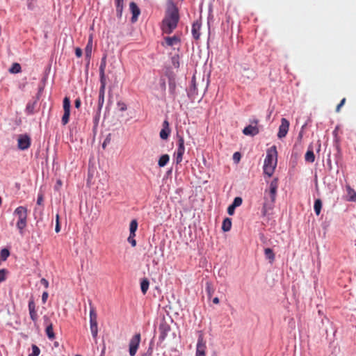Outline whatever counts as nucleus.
Listing matches in <instances>:
<instances>
[{
    "instance_id": "f257e3e1",
    "label": "nucleus",
    "mask_w": 356,
    "mask_h": 356,
    "mask_svg": "<svg viewBox=\"0 0 356 356\" xmlns=\"http://www.w3.org/2000/svg\"><path fill=\"white\" fill-rule=\"evenodd\" d=\"M179 19L178 9L172 6L168 9L165 18L162 22L161 29L164 33H171L177 26Z\"/></svg>"
},
{
    "instance_id": "f03ea898",
    "label": "nucleus",
    "mask_w": 356,
    "mask_h": 356,
    "mask_svg": "<svg viewBox=\"0 0 356 356\" xmlns=\"http://www.w3.org/2000/svg\"><path fill=\"white\" fill-rule=\"evenodd\" d=\"M277 163V152L275 146H273L267 150L264 159V172L268 177H271L275 171Z\"/></svg>"
},
{
    "instance_id": "7ed1b4c3",
    "label": "nucleus",
    "mask_w": 356,
    "mask_h": 356,
    "mask_svg": "<svg viewBox=\"0 0 356 356\" xmlns=\"http://www.w3.org/2000/svg\"><path fill=\"white\" fill-rule=\"evenodd\" d=\"M13 215L17 218L16 227L19 234L23 235L24 229L27 226V209L22 206L18 207L14 211Z\"/></svg>"
},
{
    "instance_id": "20e7f679",
    "label": "nucleus",
    "mask_w": 356,
    "mask_h": 356,
    "mask_svg": "<svg viewBox=\"0 0 356 356\" xmlns=\"http://www.w3.org/2000/svg\"><path fill=\"white\" fill-rule=\"evenodd\" d=\"M170 330L171 327L170 323L167 322L165 319H163L161 321L159 326V342L160 343H163L165 341Z\"/></svg>"
},
{
    "instance_id": "39448f33",
    "label": "nucleus",
    "mask_w": 356,
    "mask_h": 356,
    "mask_svg": "<svg viewBox=\"0 0 356 356\" xmlns=\"http://www.w3.org/2000/svg\"><path fill=\"white\" fill-rule=\"evenodd\" d=\"M278 188V179H273L269 186V190L265 191V198H269L270 202L273 204L276 199L277 191Z\"/></svg>"
},
{
    "instance_id": "423d86ee",
    "label": "nucleus",
    "mask_w": 356,
    "mask_h": 356,
    "mask_svg": "<svg viewBox=\"0 0 356 356\" xmlns=\"http://www.w3.org/2000/svg\"><path fill=\"white\" fill-rule=\"evenodd\" d=\"M250 122V124L243 129V134L245 136H254L259 133L258 127L259 120L257 119H252Z\"/></svg>"
},
{
    "instance_id": "0eeeda50",
    "label": "nucleus",
    "mask_w": 356,
    "mask_h": 356,
    "mask_svg": "<svg viewBox=\"0 0 356 356\" xmlns=\"http://www.w3.org/2000/svg\"><path fill=\"white\" fill-rule=\"evenodd\" d=\"M63 107L64 113L61 119V123L63 125H66L69 122L70 115L71 104L70 97H65L63 99Z\"/></svg>"
},
{
    "instance_id": "6e6552de",
    "label": "nucleus",
    "mask_w": 356,
    "mask_h": 356,
    "mask_svg": "<svg viewBox=\"0 0 356 356\" xmlns=\"http://www.w3.org/2000/svg\"><path fill=\"white\" fill-rule=\"evenodd\" d=\"M140 334H134L131 339L129 344V352L131 356H135L139 347L140 342Z\"/></svg>"
},
{
    "instance_id": "1a4fd4ad",
    "label": "nucleus",
    "mask_w": 356,
    "mask_h": 356,
    "mask_svg": "<svg viewBox=\"0 0 356 356\" xmlns=\"http://www.w3.org/2000/svg\"><path fill=\"white\" fill-rule=\"evenodd\" d=\"M178 138V148L175 153L176 155V163L177 164L180 163L182 161L183 155L185 152L184 147V138L181 136H177Z\"/></svg>"
},
{
    "instance_id": "9d476101",
    "label": "nucleus",
    "mask_w": 356,
    "mask_h": 356,
    "mask_svg": "<svg viewBox=\"0 0 356 356\" xmlns=\"http://www.w3.org/2000/svg\"><path fill=\"white\" fill-rule=\"evenodd\" d=\"M31 146V138L27 134H21L17 139V147L21 150H25Z\"/></svg>"
},
{
    "instance_id": "9b49d317",
    "label": "nucleus",
    "mask_w": 356,
    "mask_h": 356,
    "mask_svg": "<svg viewBox=\"0 0 356 356\" xmlns=\"http://www.w3.org/2000/svg\"><path fill=\"white\" fill-rule=\"evenodd\" d=\"M206 342L204 340V335L202 332L200 333L197 347H196V356H205V350H206Z\"/></svg>"
},
{
    "instance_id": "f8f14e48",
    "label": "nucleus",
    "mask_w": 356,
    "mask_h": 356,
    "mask_svg": "<svg viewBox=\"0 0 356 356\" xmlns=\"http://www.w3.org/2000/svg\"><path fill=\"white\" fill-rule=\"evenodd\" d=\"M289 120L284 118H282L281 119V124L279 127L277 137L280 139L284 138L289 131Z\"/></svg>"
},
{
    "instance_id": "ddd939ff",
    "label": "nucleus",
    "mask_w": 356,
    "mask_h": 356,
    "mask_svg": "<svg viewBox=\"0 0 356 356\" xmlns=\"http://www.w3.org/2000/svg\"><path fill=\"white\" fill-rule=\"evenodd\" d=\"M29 312L31 319L35 324L38 320V315L37 313L36 305L33 298L29 301Z\"/></svg>"
},
{
    "instance_id": "4468645a",
    "label": "nucleus",
    "mask_w": 356,
    "mask_h": 356,
    "mask_svg": "<svg viewBox=\"0 0 356 356\" xmlns=\"http://www.w3.org/2000/svg\"><path fill=\"white\" fill-rule=\"evenodd\" d=\"M106 83H101L99 91V97H98V112H100L104 103V95H105V88H106Z\"/></svg>"
},
{
    "instance_id": "2eb2a0df",
    "label": "nucleus",
    "mask_w": 356,
    "mask_h": 356,
    "mask_svg": "<svg viewBox=\"0 0 356 356\" xmlns=\"http://www.w3.org/2000/svg\"><path fill=\"white\" fill-rule=\"evenodd\" d=\"M129 9L132 13L131 22L134 23L138 20V17L140 14V10L135 2L129 3Z\"/></svg>"
},
{
    "instance_id": "dca6fc26",
    "label": "nucleus",
    "mask_w": 356,
    "mask_h": 356,
    "mask_svg": "<svg viewBox=\"0 0 356 356\" xmlns=\"http://www.w3.org/2000/svg\"><path fill=\"white\" fill-rule=\"evenodd\" d=\"M49 318L44 316V323L47 324L45 329L46 334L49 339L53 340L55 338V334L53 330V325L51 323H49Z\"/></svg>"
},
{
    "instance_id": "f3484780",
    "label": "nucleus",
    "mask_w": 356,
    "mask_h": 356,
    "mask_svg": "<svg viewBox=\"0 0 356 356\" xmlns=\"http://www.w3.org/2000/svg\"><path fill=\"white\" fill-rule=\"evenodd\" d=\"M201 22L200 20H196L192 25V34L195 39L198 40L200 36Z\"/></svg>"
},
{
    "instance_id": "a211bd4d",
    "label": "nucleus",
    "mask_w": 356,
    "mask_h": 356,
    "mask_svg": "<svg viewBox=\"0 0 356 356\" xmlns=\"http://www.w3.org/2000/svg\"><path fill=\"white\" fill-rule=\"evenodd\" d=\"M106 65V56H104L102 58L101 64L99 66L100 83H106V75H105Z\"/></svg>"
},
{
    "instance_id": "6ab92c4d",
    "label": "nucleus",
    "mask_w": 356,
    "mask_h": 356,
    "mask_svg": "<svg viewBox=\"0 0 356 356\" xmlns=\"http://www.w3.org/2000/svg\"><path fill=\"white\" fill-rule=\"evenodd\" d=\"M92 49V36H90L88 40V44L85 48V56H86V58L88 60V61L90 60V59L91 58Z\"/></svg>"
},
{
    "instance_id": "aec40b11",
    "label": "nucleus",
    "mask_w": 356,
    "mask_h": 356,
    "mask_svg": "<svg viewBox=\"0 0 356 356\" xmlns=\"http://www.w3.org/2000/svg\"><path fill=\"white\" fill-rule=\"evenodd\" d=\"M90 328L93 339H96L98 334L97 321H90Z\"/></svg>"
},
{
    "instance_id": "412c9836",
    "label": "nucleus",
    "mask_w": 356,
    "mask_h": 356,
    "mask_svg": "<svg viewBox=\"0 0 356 356\" xmlns=\"http://www.w3.org/2000/svg\"><path fill=\"white\" fill-rule=\"evenodd\" d=\"M165 41L168 46H173L178 44L180 40L177 36L174 35L172 37L165 38Z\"/></svg>"
},
{
    "instance_id": "4be33fe9",
    "label": "nucleus",
    "mask_w": 356,
    "mask_h": 356,
    "mask_svg": "<svg viewBox=\"0 0 356 356\" xmlns=\"http://www.w3.org/2000/svg\"><path fill=\"white\" fill-rule=\"evenodd\" d=\"M232 228V220L229 218H226L222 221V229L223 232H229Z\"/></svg>"
},
{
    "instance_id": "5701e85b",
    "label": "nucleus",
    "mask_w": 356,
    "mask_h": 356,
    "mask_svg": "<svg viewBox=\"0 0 356 356\" xmlns=\"http://www.w3.org/2000/svg\"><path fill=\"white\" fill-rule=\"evenodd\" d=\"M305 161L309 163H313L315 160V155L312 148H309L305 156Z\"/></svg>"
},
{
    "instance_id": "b1692460",
    "label": "nucleus",
    "mask_w": 356,
    "mask_h": 356,
    "mask_svg": "<svg viewBox=\"0 0 356 356\" xmlns=\"http://www.w3.org/2000/svg\"><path fill=\"white\" fill-rule=\"evenodd\" d=\"M266 257L269 260L270 263H273L275 260V254L271 248H267L264 250Z\"/></svg>"
},
{
    "instance_id": "393cba45",
    "label": "nucleus",
    "mask_w": 356,
    "mask_h": 356,
    "mask_svg": "<svg viewBox=\"0 0 356 356\" xmlns=\"http://www.w3.org/2000/svg\"><path fill=\"white\" fill-rule=\"evenodd\" d=\"M115 6H116V12L118 17L122 16V10H123V2L124 0H115Z\"/></svg>"
},
{
    "instance_id": "a878e982",
    "label": "nucleus",
    "mask_w": 356,
    "mask_h": 356,
    "mask_svg": "<svg viewBox=\"0 0 356 356\" xmlns=\"http://www.w3.org/2000/svg\"><path fill=\"white\" fill-rule=\"evenodd\" d=\"M170 156L168 154H163L159 159L158 165L159 167H164L169 162Z\"/></svg>"
},
{
    "instance_id": "bb28decb",
    "label": "nucleus",
    "mask_w": 356,
    "mask_h": 356,
    "mask_svg": "<svg viewBox=\"0 0 356 356\" xmlns=\"http://www.w3.org/2000/svg\"><path fill=\"white\" fill-rule=\"evenodd\" d=\"M90 305V321H97V314L96 313V310L95 307L92 305V302H89Z\"/></svg>"
},
{
    "instance_id": "cd10ccee",
    "label": "nucleus",
    "mask_w": 356,
    "mask_h": 356,
    "mask_svg": "<svg viewBox=\"0 0 356 356\" xmlns=\"http://www.w3.org/2000/svg\"><path fill=\"white\" fill-rule=\"evenodd\" d=\"M149 282L147 278H144L140 282V289L142 293L145 295L149 289Z\"/></svg>"
},
{
    "instance_id": "c85d7f7f",
    "label": "nucleus",
    "mask_w": 356,
    "mask_h": 356,
    "mask_svg": "<svg viewBox=\"0 0 356 356\" xmlns=\"http://www.w3.org/2000/svg\"><path fill=\"white\" fill-rule=\"evenodd\" d=\"M22 67L21 65L17 63H14L11 67L9 69V72L11 74H17L21 72Z\"/></svg>"
},
{
    "instance_id": "c756f323",
    "label": "nucleus",
    "mask_w": 356,
    "mask_h": 356,
    "mask_svg": "<svg viewBox=\"0 0 356 356\" xmlns=\"http://www.w3.org/2000/svg\"><path fill=\"white\" fill-rule=\"evenodd\" d=\"M138 229V222L136 219H134L131 221L129 225V231L130 234L132 235H136V232Z\"/></svg>"
},
{
    "instance_id": "7c9ffc66",
    "label": "nucleus",
    "mask_w": 356,
    "mask_h": 356,
    "mask_svg": "<svg viewBox=\"0 0 356 356\" xmlns=\"http://www.w3.org/2000/svg\"><path fill=\"white\" fill-rule=\"evenodd\" d=\"M314 211L317 216L321 213V208H322V202L320 199H316L314 202Z\"/></svg>"
},
{
    "instance_id": "2f4dec72",
    "label": "nucleus",
    "mask_w": 356,
    "mask_h": 356,
    "mask_svg": "<svg viewBox=\"0 0 356 356\" xmlns=\"http://www.w3.org/2000/svg\"><path fill=\"white\" fill-rule=\"evenodd\" d=\"M170 133V129H162L159 134L160 138L163 140H166L168 138Z\"/></svg>"
},
{
    "instance_id": "473e14b6",
    "label": "nucleus",
    "mask_w": 356,
    "mask_h": 356,
    "mask_svg": "<svg viewBox=\"0 0 356 356\" xmlns=\"http://www.w3.org/2000/svg\"><path fill=\"white\" fill-rule=\"evenodd\" d=\"M347 191H348V193L350 196V200L351 201H355L356 200V193L355 191L351 188L350 186H347Z\"/></svg>"
},
{
    "instance_id": "72a5a7b5",
    "label": "nucleus",
    "mask_w": 356,
    "mask_h": 356,
    "mask_svg": "<svg viewBox=\"0 0 356 356\" xmlns=\"http://www.w3.org/2000/svg\"><path fill=\"white\" fill-rule=\"evenodd\" d=\"M190 92H191L192 95H195V94H197V86H196V83H195V76H193V77L192 78V80H191V86Z\"/></svg>"
},
{
    "instance_id": "f704fd0d",
    "label": "nucleus",
    "mask_w": 356,
    "mask_h": 356,
    "mask_svg": "<svg viewBox=\"0 0 356 356\" xmlns=\"http://www.w3.org/2000/svg\"><path fill=\"white\" fill-rule=\"evenodd\" d=\"M172 64L175 68H178L179 67V56L175 55L172 57Z\"/></svg>"
},
{
    "instance_id": "c9c22d12",
    "label": "nucleus",
    "mask_w": 356,
    "mask_h": 356,
    "mask_svg": "<svg viewBox=\"0 0 356 356\" xmlns=\"http://www.w3.org/2000/svg\"><path fill=\"white\" fill-rule=\"evenodd\" d=\"M9 255L10 252L8 249L3 248L1 250L0 256L3 261L6 260Z\"/></svg>"
},
{
    "instance_id": "e433bc0d",
    "label": "nucleus",
    "mask_w": 356,
    "mask_h": 356,
    "mask_svg": "<svg viewBox=\"0 0 356 356\" xmlns=\"http://www.w3.org/2000/svg\"><path fill=\"white\" fill-rule=\"evenodd\" d=\"M40 353V348L36 345H32V353L29 356H38Z\"/></svg>"
},
{
    "instance_id": "4c0bfd02",
    "label": "nucleus",
    "mask_w": 356,
    "mask_h": 356,
    "mask_svg": "<svg viewBox=\"0 0 356 356\" xmlns=\"http://www.w3.org/2000/svg\"><path fill=\"white\" fill-rule=\"evenodd\" d=\"M243 202V200L241 197H236L234 199V201L232 202V204L235 207H239L241 205Z\"/></svg>"
},
{
    "instance_id": "58836bf2",
    "label": "nucleus",
    "mask_w": 356,
    "mask_h": 356,
    "mask_svg": "<svg viewBox=\"0 0 356 356\" xmlns=\"http://www.w3.org/2000/svg\"><path fill=\"white\" fill-rule=\"evenodd\" d=\"M206 290L207 291L209 298H211L214 292V289L212 288L211 284L207 283Z\"/></svg>"
},
{
    "instance_id": "ea45409f",
    "label": "nucleus",
    "mask_w": 356,
    "mask_h": 356,
    "mask_svg": "<svg viewBox=\"0 0 356 356\" xmlns=\"http://www.w3.org/2000/svg\"><path fill=\"white\" fill-rule=\"evenodd\" d=\"M136 235H132L131 234H129V236L127 238V241L129 243H131L132 247H135L136 245V241L135 240L134 237Z\"/></svg>"
},
{
    "instance_id": "a19ab883",
    "label": "nucleus",
    "mask_w": 356,
    "mask_h": 356,
    "mask_svg": "<svg viewBox=\"0 0 356 356\" xmlns=\"http://www.w3.org/2000/svg\"><path fill=\"white\" fill-rule=\"evenodd\" d=\"M26 111L28 114H33L34 113V105L28 104L26 107Z\"/></svg>"
},
{
    "instance_id": "79ce46f5",
    "label": "nucleus",
    "mask_w": 356,
    "mask_h": 356,
    "mask_svg": "<svg viewBox=\"0 0 356 356\" xmlns=\"http://www.w3.org/2000/svg\"><path fill=\"white\" fill-rule=\"evenodd\" d=\"M117 105L120 111H124L127 108L126 104L123 102H118Z\"/></svg>"
},
{
    "instance_id": "37998d69",
    "label": "nucleus",
    "mask_w": 356,
    "mask_h": 356,
    "mask_svg": "<svg viewBox=\"0 0 356 356\" xmlns=\"http://www.w3.org/2000/svg\"><path fill=\"white\" fill-rule=\"evenodd\" d=\"M7 270L6 269L0 270V282L4 281L6 278Z\"/></svg>"
},
{
    "instance_id": "c03bdc74",
    "label": "nucleus",
    "mask_w": 356,
    "mask_h": 356,
    "mask_svg": "<svg viewBox=\"0 0 356 356\" xmlns=\"http://www.w3.org/2000/svg\"><path fill=\"white\" fill-rule=\"evenodd\" d=\"M346 98H343L341 100L340 103L336 107V112L337 113H339L340 111L341 108L344 105V104L346 103Z\"/></svg>"
},
{
    "instance_id": "a18cd8bd",
    "label": "nucleus",
    "mask_w": 356,
    "mask_h": 356,
    "mask_svg": "<svg viewBox=\"0 0 356 356\" xmlns=\"http://www.w3.org/2000/svg\"><path fill=\"white\" fill-rule=\"evenodd\" d=\"M56 227H55V231H56V232L58 233L60 230V224H59V215L58 214L56 215Z\"/></svg>"
},
{
    "instance_id": "49530a36",
    "label": "nucleus",
    "mask_w": 356,
    "mask_h": 356,
    "mask_svg": "<svg viewBox=\"0 0 356 356\" xmlns=\"http://www.w3.org/2000/svg\"><path fill=\"white\" fill-rule=\"evenodd\" d=\"M236 207L232 204L227 208V213L229 215L232 216L234 213V210Z\"/></svg>"
},
{
    "instance_id": "de8ad7c7",
    "label": "nucleus",
    "mask_w": 356,
    "mask_h": 356,
    "mask_svg": "<svg viewBox=\"0 0 356 356\" xmlns=\"http://www.w3.org/2000/svg\"><path fill=\"white\" fill-rule=\"evenodd\" d=\"M82 54H83V52H82V49L81 48L76 47L75 49V54L77 57H79V58L81 57Z\"/></svg>"
},
{
    "instance_id": "09e8293b",
    "label": "nucleus",
    "mask_w": 356,
    "mask_h": 356,
    "mask_svg": "<svg viewBox=\"0 0 356 356\" xmlns=\"http://www.w3.org/2000/svg\"><path fill=\"white\" fill-rule=\"evenodd\" d=\"M81 99L80 98L76 99V100L74 101V106H75V107L76 108H79L81 107Z\"/></svg>"
},
{
    "instance_id": "8fccbe9b",
    "label": "nucleus",
    "mask_w": 356,
    "mask_h": 356,
    "mask_svg": "<svg viewBox=\"0 0 356 356\" xmlns=\"http://www.w3.org/2000/svg\"><path fill=\"white\" fill-rule=\"evenodd\" d=\"M48 296H49V294L47 291L43 292L42 296V301L43 303L46 302Z\"/></svg>"
},
{
    "instance_id": "3c124183",
    "label": "nucleus",
    "mask_w": 356,
    "mask_h": 356,
    "mask_svg": "<svg viewBox=\"0 0 356 356\" xmlns=\"http://www.w3.org/2000/svg\"><path fill=\"white\" fill-rule=\"evenodd\" d=\"M40 282H41V284H42V285H44V286L46 289H47V288H48V286H49V282H48V281H47L46 279H44V278L41 279Z\"/></svg>"
},
{
    "instance_id": "603ef678",
    "label": "nucleus",
    "mask_w": 356,
    "mask_h": 356,
    "mask_svg": "<svg viewBox=\"0 0 356 356\" xmlns=\"http://www.w3.org/2000/svg\"><path fill=\"white\" fill-rule=\"evenodd\" d=\"M240 157H241V155L238 152H235L234 154L233 158L235 161H239Z\"/></svg>"
},
{
    "instance_id": "864d4df0",
    "label": "nucleus",
    "mask_w": 356,
    "mask_h": 356,
    "mask_svg": "<svg viewBox=\"0 0 356 356\" xmlns=\"http://www.w3.org/2000/svg\"><path fill=\"white\" fill-rule=\"evenodd\" d=\"M43 201V197H42V195H38V200H37V204H41L42 202Z\"/></svg>"
},
{
    "instance_id": "5fc2aeb1",
    "label": "nucleus",
    "mask_w": 356,
    "mask_h": 356,
    "mask_svg": "<svg viewBox=\"0 0 356 356\" xmlns=\"http://www.w3.org/2000/svg\"><path fill=\"white\" fill-rule=\"evenodd\" d=\"M163 129H169V122L168 120H164L163 123Z\"/></svg>"
},
{
    "instance_id": "6e6d98bb",
    "label": "nucleus",
    "mask_w": 356,
    "mask_h": 356,
    "mask_svg": "<svg viewBox=\"0 0 356 356\" xmlns=\"http://www.w3.org/2000/svg\"><path fill=\"white\" fill-rule=\"evenodd\" d=\"M213 302L214 304H218L219 303V298L218 297H216L213 299Z\"/></svg>"
},
{
    "instance_id": "4d7b16f0",
    "label": "nucleus",
    "mask_w": 356,
    "mask_h": 356,
    "mask_svg": "<svg viewBox=\"0 0 356 356\" xmlns=\"http://www.w3.org/2000/svg\"><path fill=\"white\" fill-rule=\"evenodd\" d=\"M57 185L59 186H61V181L60 180H58L57 181Z\"/></svg>"
},
{
    "instance_id": "13d9d810",
    "label": "nucleus",
    "mask_w": 356,
    "mask_h": 356,
    "mask_svg": "<svg viewBox=\"0 0 356 356\" xmlns=\"http://www.w3.org/2000/svg\"><path fill=\"white\" fill-rule=\"evenodd\" d=\"M76 356H81V355H76Z\"/></svg>"
},
{
    "instance_id": "bf43d9fd",
    "label": "nucleus",
    "mask_w": 356,
    "mask_h": 356,
    "mask_svg": "<svg viewBox=\"0 0 356 356\" xmlns=\"http://www.w3.org/2000/svg\"><path fill=\"white\" fill-rule=\"evenodd\" d=\"M143 356H145V355H143Z\"/></svg>"
}]
</instances>
